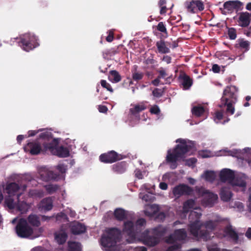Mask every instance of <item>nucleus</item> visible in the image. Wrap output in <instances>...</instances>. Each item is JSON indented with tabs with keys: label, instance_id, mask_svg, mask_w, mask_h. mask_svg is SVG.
<instances>
[{
	"label": "nucleus",
	"instance_id": "nucleus-1",
	"mask_svg": "<svg viewBox=\"0 0 251 251\" xmlns=\"http://www.w3.org/2000/svg\"><path fill=\"white\" fill-rule=\"evenodd\" d=\"M39 139H42V145L44 151H49L54 155L60 157H66L69 156L70 152L68 148L63 146L57 147L58 141L56 139L53 138L51 132L45 131L41 133Z\"/></svg>",
	"mask_w": 251,
	"mask_h": 251
},
{
	"label": "nucleus",
	"instance_id": "nucleus-2",
	"mask_svg": "<svg viewBox=\"0 0 251 251\" xmlns=\"http://www.w3.org/2000/svg\"><path fill=\"white\" fill-rule=\"evenodd\" d=\"M176 142L179 143V144L176 146L172 152L170 150H168L166 156V161L168 163H171L170 168L172 169L176 168L177 167L176 162L178 159L185 157V154L193 147V144L191 142L187 143L185 139L179 138L176 140Z\"/></svg>",
	"mask_w": 251,
	"mask_h": 251
},
{
	"label": "nucleus",
	"instance_id": "nucleus-3",
	"mask_svg": "<svg viewBox=\"0 0 251 251\" xmlns=\"http://www.w3.org/2000/svg\"><path fill=\"white\" fill-rule=\"evenodd\" d=\"M201 216V212L195 211L190 212L188 216V219L190 223L189 225V229L191 235L196 239L206 241L209 238V234L206 230L201 229V224L200 222Z\"/></svg>",
	"mask_w": 251,
	"mask_h": 251
},
{
	"label": "nucleus",
	"instance_id": "nucleus-4",
	"mask_svg": "<svg viewBox=\"0 0 251 251\" xmlns=\"http://www.w3.org/2000/svg\"><path fill=\"white\" fill-rule=\"evenodd\" d=\"M237 91L238 88L234 85L227 86L223 91L220 103L219 104L218 106L221 108L226 106L227 114L233 115L234 113L235 109L233 104L237 101Z\"/></svg>",
	"mask_w": 251,
	"mask_h": 251
},
{
	"label": "nucleus",
	"instance_id": "nucleus-5",
	"mask_svg": "<svg viewBox=\"0 0 251 251\" xmlns=\"http://www.w3.org/2000/svg\"><path fill=\"white\" fill-rule=\"evenodd\" d=\"M219 177L222 182H227L230 184L234 190L244 192L246 189L247 183L241 177H235L234 172L229 169H224L220 173Z\"/></svg>",
	"mask_w": 251,
	"mask_h": 251
},
{
	"label": "nucleus",
	"instance_id": "nucleus-6",
	"mask_svg": "<svg viewBox=\"0 0 251 251\" xmlns=\"http://www.w3.org/2000/svg\"><path fill=\"white\" fill-rule=\"evenodd\" d=\"M121 236V230L117 228H111L106 231V234L102 236L101 244L104 247L111 248L120 241Z\"/></svg>",
	"mask_w": 251,
	"mask_h": 251
},
{
	"label": "nucleus",
	"instance_id": "nucleus-7",
	"mask_svg": "<svg viewBox=\"0 0 251 251\" xmlns=\"http://www.w3.org/2000/svg\"><path fill=\"white\" fill-rule=\"evenodd\" d=\"M197 193L203 199L201 200V204L205 207H212L218 200V195L209 190H206L203 187H196Z\"/></svg>",
	"mask_w": 251,
	"mask_h": 251
},
{
	"label": "nucleus",
	"instance_id": "nucleus-8",
	"mask_svg": "<svg viewBox=\"0 0 251 251\" xmlns=\"http://www.w3.org/2000/svg\"><path fill=\"white\" fill-rule=\"evenodd\" d=\"M16 39L19 40L17 41L19 46L26 51H29L39 45L37 37L30 34H25Z\"/></svg>",
	"mask_w": 251,
	"mask_h": 251
},
{
	"label": "nucleus",
	"instance_id": "nucleus-9",
	"mask_svg": "<svg viewBox=\"0 0 251 251\" xmlns=\"http://www.w3.org/2000/svg\"><path fill=\"white\" fill-rule=\"evenodd\" d=\"M15 229L17 235L23 238L29 237L33 232L32 228L28 225L27 220L24 218L19 220Z\"/></svg>",
	"mask_w": 251,
	"mask_h": 251
},
{
	"label": "nucleus",
	"instance_id": "nucleus-10",
	"mask_svg": "<svg viewBox=\"0 0 251 251\" xmlns=\"http://www.w3.org/2000/svg\"><path fill=\"white\" fill-rule=\"evenodd\" d=\"M243 8V3L236 0H229L224 3L223 7L220 8L221 12L223 15L231 14L235 10L236 12L241 11Z\"/></svg>",
	"mask_w": 251,
	"mask_h": 251
},
{
	"label": "nucleus",
	"instance_id": "nucleus-11",
	"mask_svg": "<svg viewBox=\"0 0 251 251\" xmlns=\"http://www.w3.org/2000/svg\"><path fill=\"white\" fill-rule=\"evenodd\" d=\"M5 204L10 209H16L22 214L25 213L29 208L28 204L25 201H20L19 199L17 201L11 197H7L5 199Z\"/></svg>",
	"mask_w": 251,
	"mask_h": 251
},
{
	"label": "nucleus",
	"instance_id": "nucleus-12",
	"mask_svg": "<svg viewBox=\"0 0 251 251\" xmlns=\"http://www.w3.org/2000/svg\"><path fill=\"white\" fill-rule=\"evenodd\" d=\"M123 158V156L122 154H118L114 151L102 153L99 157L100 160L104 163H112Z\"/></svg>",
	"mask_w": 251,
	"mask_h": 251
},
{
	"label": "nucleus",
	"instance_id": "nucleus-13",
	"mask_svg": "<svg viewBox=\"0 0 251 251\" xmlns=\"http://www.w3.org/2000/svg\"><path fill=\"white\" fill-rule=\"evenodd\" d=\"M141 238L143 244L150 247H154L159 243V239L151 234L149 229L142 233Z\"/></svg>",
	"mask_w": 251,
	"mask_h": 251
},
{
	"label": "nucleus",
	"instance_id": "nucleus-14",
	"mask_svg": "<svg viewBox=\"0 0 251 251\" xmlns=\"http://www.w3.org/2000/svg\"><path fill=\"white\" fill-rule=\"evenodd\" d=\"M193 189L185 184H180L176 186L173 190L175 197L179 198L182 196H190L193 192Z\"/></svg>",
	"mask_w": 251,
	"mask_h": 251
},
{
	"label": "nucleus",
	"instance_id": "nucleus-15",
	"mask_svg": "<svg viewBox=\"0 0 251 251\" xmlns=\"http://www.w3.org/2000/svg\"><path fill=\"white\" fill-rule=\"evenodd\" d=\"M187 237V231L185 229L181 228L176 229L174 233L170 235L166 239L168 243H173L176 241H183Z\"/></svg>",
	"mask_w": 251,
	"mask_h": 251
},
{
	"label": "nucleus",
	"instance_id": "nucleus-16",
	"mask_svg": "<svg viewBox=\"0 0 251 251\" xmlns=\"http://www.w3.org/2000/svg\"><path fill=\"white\" fill-rule=\"evenodd\" d=\"M238 25L242 27H248L251 23V13L242 12L238 13Z\"/></svg>",
	"mask_w": 251,
	"mask_h": 251
},
{
	"label": "nucleus",
	"instance_id": "nucleus-17",
	"mask_svg": "<svg viewBox=\"0 0 251 251\" xmlns=\"http://www.w3.org/2000/svg\"><path fill=\"white\" fill-rule=\"evenodd\" d=\"M43 147L44 148L43 146ZM25 150L26 151L29 152V153L32 155H37L39 154L41 151H44V148L42 149L40 144L35 142L27 143L26 146L25 147Z\"/></svg>",
	"mask_w": 251,
	"mask_h": 251
},
{
	"label": "nucleus",
	"instance_id": "nucleus-18",
	"mask_svg": "<svg viewBox=\"0 0 251 251\" xmlns=\"http://www.w3.org/2000/svg\"><path fill=\"white\" fill-rule=\"evenodd\" d=\"M20 188L19 184L15 182H11L8 184L6 187V190L9 194L8 197L12 198V196L16 195L17 199H19L22 194L21 193H19Z\"/></svg>",
	"mask_w": 251,
	"mask_h": 251
},
{
	"label": "nucleus",
	"instance_id": "nucleus-19",
	"mask_svg": "<svg viewBox=\"0 0 251 251\" xmlns=\"http://www.w3.org/2000/svg\"><path fill=\"white\" fill-rule=\"evenodd\" d=\"M123 231L132 237H135L138 232L136 230L133 222L131 221H127L124 223Z\"/></svg>",
	"mask_w": 251,
	"mask_h": 251
},
{
	"label": "nucleus",
	"instance_id": "nucleus-20",
	"mask_svg": "<svg viewBox=\"0 0 251 251\" xmlns=\"http://www.w3.org/2000/svg\"><path fill=\"white\" fill-rule=\"evenodd\" d=\"M40 177L41 180L44 181H49L55 178L54 173L46 169H41L39 172Z\"/></svg>",
	"mask_w": 251,
	"mask_h": 251
},
{
	"label": "nucleus",
	"instance_id": "nucleus-21",
	"mask_svg": "<svg viewBox=\"0 0 251 251\" xmlns=\"http://www.w3.org/2000/svg\"><path fill=\"white\" fill-rule=\"evenodd\" d=\"M151 233L154 235L155 237H158L159 240L163 237L166 233L167 228L162 226H158L153 228L149 229Z\"/></svg>",
	"mask_w": 251,
	"mask_h": 251
},
{
	"label": "nucleus",
	"instance_id": "nucleus-22",
	"mask_svg": "<svg viewBox=\"0 0 251 251\" xmlns=\"http://www.w3.org/2000/svg\"><path fill=\"white\" fill-rule=\"evenodd\" d=\"M178 78L184 89H188L193 84L192 79L185 74L179 75Z\"/></svg>",
	"mask_w": 251,
	"mask_h": 251
},
{
	"label": "nucleus",
	"instance_id": "nucleus-23",
	"mask_svg": "<svg viewBox=\"0 0 251 251\" xmlns=\"http://www.w3.org/2000/svg\"><path fill=\"white\" fill-rule=\"evenodd\" d=\"M127 164L126 161H121L112 166V170L118 174L124 173L126 170Z\"/></svg>",
	"mask_w": 251,
	"mask_h": 251
},
{
	"label": "nucleus",
	"instance_id": "nucleus-24",
	"mask_svg": "<svg viewBox=\"0 0 251 251\" xmlns=\"http://www.w3.org/2000/svg\"><path fill=\"white\" fill-rule=\"evenodd\" d=\"M220 196L223 201L227 202L230 200L232 194L229 188L224 187L221 188Z\"/></svg>",
	"mask_w": 251,
	"mask_h": 251
},
{
	"label": "nucleus",
	"instance_id": "nucleus-25",
	"mask_svg": "<svg viewBox=\"0 0 251 251\" xmlns=\"http://www.w3.org/2000/svg\"><path fill=\"white\" fill-rule=\"evenodd\" d=\"M156 46L157 47L158 51L161 54H166L170 52V50L164 40L161 39L156 43Z\"/></svg>",
	"mask_w": 251,
	"mask_h": 251
},
{
	"label": "nucleus",
	"instance_id": "nucleus-26",
	"mask_svg": "<svg viewBox=\"0 0 251 251\" xmlns=\"http://www.w3.org/2000/svg\"><path fill=\"white\" fill-rule=\"evenodd\" d=\"M71 230L73 234L77 235L85 232L86 231V227L82 224L77 223L72 226Z\"/></svg>",
	"mask_w": 251,
	"mask_h": 251
},
{
	"label": "nucleus",
	"instance_id": "nucleus-27",
	"mask_svg": "<svg viewBox=\"0 0 251 251\" xmlns=\"http://www.w3.org/2000/svg\"><path fill=\"white\" fill-rule=\"evenodd\" d=\"M52 201L50 198L44 199L40 202V207L42 210L49 211L52 208Z\"/></svg>",
	"mask_w": 251,
	"mask_h": 251
},
{
	"label": "nucleus",
	"instance_id": "nucleus-28",
	"mask_svg": "<svg viewBox=\"0 0 251 251\" xmlns=\"http://www.w3.org/2000/svg\"><path fill=\"white\" fill-rule=\"evenodd\" d=\"M225 232L234 241L237 242L239 239L237 233L232 228L231 225L226 226L224 230Z\"/></svg>",
	"mask_w": 251,
	"mask_h": 251
},
{
	"label": "nucleus",
	"instance_id": "nucleus-29",
	"mask_svg": "<svg viewBox=\"0 0 251 251\" xmlns=\"http://www.w3.org/2000/svg\"><path fill=\"white\" fill-rule=\"evenodd\" d=\"M115 219L119 221H122L126 219V211L122 208H116L114 212Z\"/></svg>",
	"mask_w": 251,
	"mask_h": 251
},
{
	"label": "nucleus",
	"instance_id": "nucleus-30",
	"mask_svg": "<svg viewBox=\"0 0 251 251\" xmlns=\"http://www.w3.org/2000/svg\"><path fill=\"white\" fill-rule=\"evenodd\" d=\"M137 66L135 65L134 69L131 70L132 73V79L134 81L138 82L143 79L144 74L142 72L137 71Z\"/></svg>",
	"mask_w": 251,
	"mask_h": 251
},
{
	"label": "nucleus",
	"instance_id": "nucleus-31",
	"mask_svg": "<svg viewBox=\"0 0 251 251\" xmlns=\"http://www.w3.org/2000/svg\"><path fill=\"white\" fill-rule=\"evenodd\" d=\"M28 223L32 226L38 227L40 226L39 217L35 214H30L27 217Z\"/></svg>",
	"mask_w": 251,
	"mask_h": 251
},
{
	"label": "nucleus",
	"instance_id": "nucleus-32",
	"mask_svg": "<svg viewBox=\"0 0 251 251\" xmlns=\"http://www.w3.org/2000/svg\"><path fill=\"white\" fill-rule=\"evenodd\" d=\"M191 112L194 116L199 117L204 114L205 109L201 105L195 106L192 108Z\"/></svg>",
	"mask_w": 251,
	"mask_h": 251
},
{
	"label": "nucleus",
	"instance_id": "nucleus-33",
	"mask_svg": "<svg viewBox=\"0 0 251 251\" xmlns=\"http://www.w3.org/2000/svg\"><path fill=\"white\" fill-rule=\"evenodd\" d=\"M195 200L193 199H189L183 203V210L184 212H188L189 209L193 208L197 209L198 208L195 207Z\"/></svg>",
	"mask_w": 251,
	"mask_h": 251
},
{
	"label": "nucleus",
	"instance_id": "nucleus-34",
	"mask_svg": "<svg viewBox=\"0 0 251 251\" xmlns=\"http://www.w3.org/2000/svg\"><path fill=\"white\" fill-rule=\"evenodd\" d=\"M216 174L214 171H205L204 174L202 175L206 181L212 183L216 178Z\"/></svg>",
	"mask_w": 251,
	"mask_h": 251
},
{
	"label": "nucleus",
	"instance_id": "nucleus-35",
	"mask_svg": "<svg viewBox=\"0 0 251 251\" xmlns=\"http://www.w3.org/2000/svg\"><path fill=\"white\" fill-rule=\"evenodd\" d=\"M151 217H153L156 221L161 222H163L166 218V214L164 212H159L158 213L154 211L151 214H149Z\"/></svg>",
	"mask_w": 251,
	"mask_h": 251
},
{
	"label": "nucleus",
	"instance_id": "nucleus-36",
	"mask_svg": "<svg viewBox=\"0 0 251 251\" xmlns=\"http://www.w3.org/2000/svg\"><path fill=\"white\" fill-rule=\"evenodd\" d=\"M156 29L158 31L163 33L162 37L166 38L168 36V33L167 30L165 25L163 22H159L156 26Z\"/></svg>",
	"mask_w": 251,
	"mask_h": 251
},
{
	"label": "nucleus",
	"instance_id": "nucleus-37",
	"mask_svg": "<svg viewBox=\"0 0 251 251\" xmlns=\"http://www.w3.org/2000/svg\"><path fill=\"white\" fill-rule=\"evenodd\" d=\"M146 108L144 104H138L135 105L133 108H130V112L132 114L135 115L145 110Z\"/></svg>",
	"mask_w": 251,
	"mask_h": 251
},
{
	"label": "nucleus",
	"instance_id": "nucleus-38",
	"mask_svg": "<svg viewBox=\"0 0 251 251\" xmlns=\"http://www.w3.org/2000/svg\"><path fill=\"white\" fill-rule=\"evenodd\" d=\"M68 251H81V245L80 243L75 242L68 243Z\"/></svg>",
	"mask_w": 251,
	"mask_h": 251
},
{
	"label": "nucleus",
	"instance_id": "nucleus-39",
	"mask_svg": "<svg viewBox=\"0 0 251 251\" xmlns=\"http://www.w3.org/2000/svg\"><path fill=\"white\" fill-rule=\"evenodd\" d=\"M45 188L49 194H52L55 192L58 189L59 186L56 184H49L46 185Z\"/></svg>",
	"mask_w": 251,
	"mask_h": 251
},
{
	"label": "nucleus",
	"instance_id": "nucleus-40",
	"mask_svg": "<svg viewBox=\"0 0 251 251\" xmlns=\"http://www.w3.org/2000/svg\"><path fill=\"white\" fill-rule=\"evenodd\" d=\"M238 45L239 47L246 51H248L250 49V42L248 41H245L243 39L238 40Z\"/></svg>",
	"mask_w": 251,
	"mask_h": 251
},
{
	"label": "nucleus",
	"instance_id": "nucleus-41",
	"mask_svg": "<svg viewBox=\"0 0 251 251\" xmlns=\"http://www.w3.org/2000/svg\"><path fill=\"white\" fill-rule=\"evenodd\" d=\"M67 237V236L65 233H62L56 235L55 239L59 244H63L66 242Z\"/></svg>",
	"mask_w": 251,
	"mask_h": 251
},
{
	"label": "nucleus",
	"instance_id": "nucleus-42",
	"mask_svg": "<svg viewBox=\"0 0 251 251\" xmlns=\"http://www.w3.org/2000/svg\"><path fill=\"white\" fill-rule=\"evenodd\" d=\"M227 35L230 40L235 39L237 37L236 29L233 27L228 28Z\"/></svg>",
	"mask_w": 251,
	"mask_h": 251
},
{
	"label": "nucleus",
	"instance_id": "nucleus-43",
	"mask_svg": "<svg viewBox=\"0 0 251 251\" xmlns=\"http://www.w3.org/2000/svg\"><path fill=\"white\" fill-rule=\"evenodd\" d=\"M110 74L113 77V82L117 83L121 80V76L116 70L110 71Z\"/></svg>",
	"mask_w": 251,
	"mask_h": 251
},
{
	"label": "nucleus",
	"instance_id": "nucleus-44",
	"mask_svg": "<svg viewBox=\"0 0 251 251\" xmlns=\"http://www.w3.org/2000/svg\"><path fill=\"white\" fill-rule=\"evenodd\" d=\"M29 195L33 197L41 198L44 196V192L40 190H33L29 192Z\"/></svg>",
	"mask_w": 251,
	"mask_h": 251
},
{
	"label": "nucleus",
	"instance_id": "nucleus-45",
	"mask_svg": "<svg viewBox=\"0 0 251 251\" xmlns=\"http://www.w3.org/2000/svg\"><path fill=\"white\" fill-rule=\"evenodd\" d=\"M186 7L187 10L191 13H196V9L195 5L194 0H192L191 2H186L185 3Z\"/></svg>",
	"mask_w": 251,
	"mask_h": 251
},
{
	"label": "nucleus",
	"instance_id": "nucleus-46",
	"mask_svg": "<svg viewBox=\"0 0 251 251\" xmlns=\"http://www.w3.org/2000/svg\"><path fill=\"white\" fill-rule=\"evenodd\" d=\"M204 228L203 229L206 230L208 232H209L207 229H209L211 230H213L215 228V226L214 223V222L212 221H208L205 222L204 224ZM201 229H203V228L201 227ZM208 234H209V232H208ZM209 235V234H208ZM210 239V235H209V238L207 239L209 240Z\"/></svg>",
	"mask_w": 251,
	"mask_h": 251
},
{
	"label": "nucleus",
	"instance_id": "nucleus-47",
	"mask_svg": "<svg viewBox=\"0 0 251 251\" xmlns=\"http://www.w3.org/2000/svg\"><path fill=\"white\" fill-rule=\"evenodd\" d=\"M146 224V221L144 218H140L138 219L135 223V227L137 231L139 227L144 226Z\"/></svg>",
	"mask_w": 251,
	"mask_h": 251
},
{
	"label": "nucleus",
	"instance_id": "nucleus-48",
	"mask_svg": "<svg viewBox=\"0 0 251 251\" xmlns=\"http://www.w3.org/2000/svg\"><path fill=\"white\" fill-rule=\"evenodd\" d=\"M100 84L103 88L106 89L107 90L109 91V92H113V89H112L111 85L107 83L106 80H101Z\"/></svg>",
	"mask_w": 251,
	"mask_h": 251
},
{
	"label": "nucleus",
	"instance_id": "nucleus-49",
	"mask_svg": "<svg viewBox=\"0 0 251 251\" xmlns=\"http://www.w3.org/2000/svg\"><path fill=\"white\" fill-rule=\"evenodd\" d=\"M195 5L196 6V11L197 10L202 11L204 8L203 2L200 0H194Z\"/></svg>",
	"mask_w": 251,
	"mask_h": 251
},
{
	"label": "nucleus",
	"instance_id": "nucleus-50",
	"mask_svg": "<svg viewBox=\"0 0 251 251\" xmlns=\"http://www.w3.org/2000/svg\"><path fill=\"white\" fill-rule=\"evenodd\" d=\"M223 118V112L222 111H217L215 112L214 120L217 123H218V121L221 120Z\"/></svg>",
	"mask_w": 251,
	"mask_h": 251
},
{
	"label": "nucleus",
	"instance_id": "nucleus-51",
	"mask_svg": "<svg viewBox=\"0 0 251 251\" xmlns=\"http://www.w3.org/2000/svg\"><path fill=\"white\" fill-rule=\"evenodd\" d=\"M181 245L180 244H175L170 246L166 251H178Z\"/></svg>",
	"mask_w": 251,
	"mask_h": 251
},
{
	"label": "nucleus",
	"instance_id": "nucleus-52",
	"mask_svg": "<svg viewBox=\"0 0 251 251\" xmlns=\"http://www.w3.org/2000/svg\"><path fill=\"white\" fill-rule=\"evenodd\" d=\"M197 162V159L195 157H192L185 160V165L188 166H193Z\"/></svg>",
	"mask_w": 251,
	"mask_h": 251
},
{
	"label": "nucleus",
	"instance_id": "nucleus-53",
	"mask_svg": "<svg viewBox=\"0 0 251 251\" xmlns=\"http://www.w3.org/2000/svg\"><path fill=\"white\" fill-rule=\"evenodd\" d=\"M150 112L151 114L158 115L160 113V110L158 106L157 105H154L151 108Z\"/></svg>",
	"mask_w": 251,
	"mask_h": 251
},
{
	"label": "nucleus",
	"instance_id": "nucleus-54",
	"mask_svg": "<svg viewBox=\"0 0 251 251\" xmlns=\"http://www.w3.org/2000/svg\"><path fill=\"white\" fill-rule=\"evenodd\" d=\"M152 93L154 97H156V98H160L162 96L163 92L160 89L155 88L152 91Z\"/></svg>",
	"mask_w": 251,
	"mask_h": 251
},
{
	"label": "nucleus",
	"instance_id": "nucleus-55",
	"mask_svg": "<svg viewBox=\"0 0 251 251\" xmlns=\"http://www.w3.org/2000/svg\"><path fill=\"white\" fill-rule=\"evenodd\" d=\"M157 72L159 73L158 77L160 78H164L168 75L165 70L163 68H160Z\"/></svg>",
	"mask_w": 251,
	"mask_h": 251
},
{
	"label": "nucleus",
	"instance_id": "nucleus-56",
	"mask_svg": "<svg viewBox=\"0 0 251 251\" xmlns=\"http://www.w3.org/2000/svg\"><path fill=\"white\" fill-rule=\"evenodd\" d=\"M108 36L106 38V40L108 42H111L114 39V32L110 30L107 32Z\"/></svg>",
	"mask_w": 251,
	"mask_h": 251
},
{
	"label": "nucleus",
	"instance_id": "nucleus-57",
	"mask_svg": "<svg viewBox=\"0 0 251 251\" xmlns=\"http://www.w3.org/2000/svg\"><path fill=\"white\" fill-rule=\"evenodd\" d=\"M135 176L136 177L138 178V179H142L143 178L142 172L139 169H136L135 171Z\"/></svg>",
	"mask_w": 251,
	"mask_h": 251
},
{
	"label": "nucleus",
	"instance_id": "nucleus-58",
	"mask_svg": "<svg viewBox=\"0 0 251 251\" xmlns=\"http://www.w3.org/2000/svg\"><path fill=\"white\" fill-rule=\"evenodd\" d=\"M99 112L101 113H106L108 110L107 107L105 105H99L98 108Z\"/></svg>",
	"mask_w": 251,
	"mask_h": 251
},
{
	"label": "nucleus",
	"instance_id": "nucleus-59",
	"mask_svg": "<svg viewBox=\"0 0 251 251\" xmlns=\"http://www.w3.org/2000/svg\"><path fill=\"white\" fill-rule=\"evenodd\" d=\"M212 70L214 73H218L220 71V68L217 64H214L212 66Z\"/></svg>",
	"mask_w": 251,
	"mask_h": 251
},
{
	"label": "nucleus",
	"instance_id": "nucleus-60",
	"mask_svg": "<svg viewBox=\"0 0 251 251\" xmlns=\"http://www.w3.org/2000/svg\"><path fill=\"white\" fill-rule=\"evenodd\" d=\"M162 60L166 62L167 64H170L171 63L172 58L169 55H165L163 56Z\"/></svg>",
	"mask_w": 251,
	"mask_h": 251
},
{
	"label": "nucleus",
	"instance_id": "nucleus-61",
	"mask_svg": "<svg viewBox=\"0 0 251 251\" xmlns=\"http://www.w3.org/2000/svg\"><path fill=\"white\" fill-rule=\"evenodd\" d=\"M159 188L163 190H166L168 189V184L164 182H161L159 185Z\"/></svg>",
	"mask_w": 251,
	"mask_h": 251
},
{
	"label": "nucleus",
	"instance_id": "nucleus-62",
	"mask_svg": "<svg viewBox=\"0 0 251 251\" xmlns=\"http://www.w3.org/2000/svg\"><path fill=\"white\" fill-rule=\"evenodd\" d=\"M57 170L61 173H64L66 172L65 166L62 164H59L57 167Z\"/></svg>",
	"mask_w": 251,
	"mask_h": 251
},
{
	"label": "nucleus",
	"instance_id": "nucleus-63",
	"mask_svg": "<svg viewBox=\"0 0 251 251\" xmlns=\"http://www.w3.org/2000/svg\"><path fill=\"white\" fill-rule=\"evenodd\" d=\"M160 78H159V77L157 76L156 78H155V79L151 81L152 84H153L154 86H158L160 82Z\"/></svg>",
	"mask_w": 251,
	"mask_h": 251
},
{
	"label": "nucleus",
	"instance_id": "nucleus-64",
	"mask_svg": "<svg viewBox=\"0 0 251 251\" xmlns=\"http://www.w3.org/2000/svg\"><path fill=\"white\" fill-rule=\"evenodd\" d=\"M245 236L250 240H251V227H249L246 232L245 233Z\"/></svg>",
	"mask_w": 251,
	"mask_h": 251
}]
</instances>
